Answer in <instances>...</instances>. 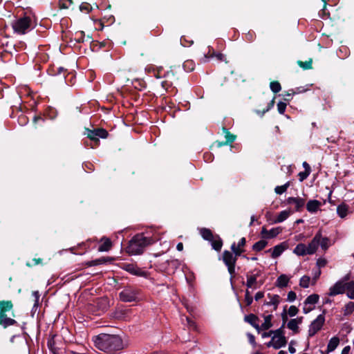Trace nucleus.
Segmentation results:
<instances>
[{"mask_svg": "<svg viewBox=\"0 0 354 354\" xmlns=\"http://www.w3.org/2000/svg\"><path fill=\"white\" fill-rule=\"evenodd\" d=\"M95 346L100 351L112 353L123 348V342L120 336L101 333L94 339Z\"/></svg>", "mask_w": 354, "mask_h": 354, "instance_id": "nucleus-1", "label": "nucleus"}, {"mask_svg": "<svg viewBox=\"0 0 354 354\" xmlns=\"http://www.w3.org/2000/svg\"><path fill=\"white\" fill-rule=\"evenodd\" d=\"M153 242L151 237L146 236L143 233L138 234L129 241L126 251L130 255H139L143 253L147 246Z\"/></svg>", "mask_w": 354, "mask_h": 354, "instance_id": "nucleus-2", "label": "nucleus"}, {"mask_svg": "<svg viewBox=\"0 0 354 354\" xmlns=\"http://www.w3.org/2000/svg\"><path fill=\"white\" fill-rule=\"evenodd\" d=\"M11 26L14 33L23 35L33 30L35 23L32 17L25 15L15 19L12 21Z\"/></svg>", "mask_w": 354, "mask_h": 354, "instance_id": "nucleus-3", "label": "nucleus"}, {"mask_svg": "<svg viewBox=\"0 0 354 354\" xmlns=\"http://www.w3.org/2000/svg\"><path fill=\"white\" fill-rule=\"evenodd\" d=\"M119 297L124 302L138 301L141 298V292L136 287L126 286L119 293Z\"/></svg>", "mask_w": 354, "mask_h": 354, "instance_id": "nucleus-4", "label": "nucleus"}, {"mask_svg": "<svg viewBox=\"0 0 354 354\" xmlns=\"http://www.w3.org/2000/svg\"><path fill=\"white\" fill-rule=\"evenodd\" d=\"M223 261L227 267L228 272L230 274V281H232L235 274L236 257L234 256L233 253L225 250L223 253Z\"/></svg>", "mask_w": 354, "mask_h": 354, "instance_id": "nucleus-5", "label": "nucleus"}, {"mask_svg": "<svg viewBox=\"0 0 354 354\" xmlns=\"http://www.w3.org/2000/svg\"><path fill=\"white\" fill-rule=\"evenodd\" d=\"M325 322L324 315L322 314L319 315L317 318L313 320L308 328V336H314L323 326Z\"/></svg>", "mask_w": 354, "mask_h": 354, "instance_id": "nucleus-6", "label": "nucleus"}, {"mask_svg": "<svg viewBox=\"0 0 354 354\" xmlns=\"http://www.w3.org/2000/svg\"><path fill=\"white\" fill-rule=\"evenodd\" d=\"M261 270L257 268L254 269L247 274L246 286L248 288H257V278L261 275Z\"/></svg>", "mask_w": 354, "mask_h": 354, "instance_id": "nucleus-7", "label": "nucleus"}, {"mask_svg": "<svg viewBox=\"0 0 354 354\" xmlns=\"http://www.w3.org/2000/svg\"><path fill=\"white\" fill-rule=\"evenodd\" d=\"M123 270L129 273L138 277H147V272L133 263H125L122 266Z\"/></svg>", "mask_w": 354, "mask_h": 354, "instance_id": "nucleus-8", "label": "nucleus"}, {"mask_svg": "<svg viewBox=\"0 0 354 354\" xmlns=\"http://www.w3.org/2000/svg\"><path fill=\"white\" fill-rule=\"evenodd\" d=\"M321 239L322 232L319 230L316 233L312 241L306 246L308 254H313L317 252L318 247L319 246V242Z\"/></svg>", "mask_w": 354, "mask_h": 354, "instance_id": "nucleus-9", "label": "nucleus"}, {"mask_svg": "<svg viewBox=\"0 0 354 354\" xmlns=\"http://www.w3.org/2000/svg\"><path fill=\"white\" fill-rule=\"evenodd\" d=\"M345 290H346V287L344 281H338L330 288L328 295L333 297L344 293Z\"/></svg>", "mask_w": 354, "mask_h": 354, "instance_id": "nucleus-10", "label": "nucleus"}, {"mask_svg": "<svg viewBox=\"0 0 354 354\" xmlns=\"http://www.w3.org/2000/svg\"><path fill=\"white\" fill-rule=\"evenodd\" d=\"M286 339L285 336H272L271 341L267 344L268 347H273L275 349H279L285 346Z\"/></svg>", "mask_w": 354, "mask_h": 354, "instance_id": "nucleus-11", "label": "nucleus"}, {"mask_svg": "<svg viewBox=\"0 0 354 354\" xmlns=\"http://www.w3.org/2000/svg\"><path fill=\"white\" fill-rule=\"evenodd\" d=\"M282 232L281 227H273L270 230H267L265 227H262L261 234L264 239H272L276 237Z\"/></svg>", "mask_w": 354, "mask_h": 354, "instance_id": "nucleus-12", "label": "nucleus"}, {"mask_svg": "<svg viewBox=\"0 0 354 354\" xmlns=\"http://www.w3.org/2000/svg\"><path fill=\"white\" fill-rule=\"evenodd\" d=\"M288 248L287 243L286 242H282L277 245H275L272 251L271 257L273 259H276L280 257L282 253Z\"/></svg>", "mask_w": 354, "mask_h": 354, "instance_id": "nucleus-13", "label": "nucleus"}, {"mask_svg": "<svg viewBox=\"0 0 354 354\" xmlns=\"http://www.w3.org/2000/svg\"><path fill=\"white\" fill-rule=\"evenodd\" d=\"M287 203L295 205L296 211H299L304 206L305 200L298 197H288Z\"/></svg>", "mask_w": 354, "mask_h": 354, "instance_id": "nucleus-14", "label": "nucleus"}, {"mask_svg": "<svg viewBox=\"0 0 354 354\" xmlns=\"http://www.w3.org/2000/svg\"><path fill=\"white\" fill-rule=\"evenodd\" d=\"M322 203L317 200H310L306 204V209L311 214L317 212L320 207Z\"/></svg>", "mask_w": 354, "mask_h": 354, "instance_id": "nucleus-15", "label": "nucleus"}, {"mask_svg": "<svg viewBox=\"0 0 354 354\" xmlns=\"http://www.w3.org/2000/svg\"><path fill=\"white\" fill-rule=\"evenodd\" d=\"M268 297L269 298V301H266L264 304L266 306H273L274 310H275L281 301L279 295L268 294Z\"/></svg>", "mask_w": 354, "mask_h": 354, "instance_id": "nucleus-16", "label": "nucleus"}, {"mask_svg": "<svg viewBox=\"0 0 354 354\" xmlns=\"http://www.w3.org/2000/svg\"><path fill=\"white\" fill-rule=\"evenodd\" d=\"M15 324H17V322L15 319L8 317L6 314H0V325L4 328L15 325Z\"/></svg>", "mask_w": 354, "mask_h": 354, "instance_id": "nucleus-17", "label": "nucleus"}, {"mask_svg": "<svg viewBox=\"0 0 354 354\" xmlns=\"http://www.w3.org/2000/svg\"><path fill=\"white\" fill-rule=\"evenodd\" d=\"M302 322V317H297L295 319H290L288 324L287 327L293 331L297 333L299 329V325Z\"/></svg>", "mask_w": 354, "mask_h": 354, "instance_id": "nucleus-18", "label": "nucleus"}, {"mask_svg": "<svg viewBox=\"0 0 354 354\" xmlns=\"http://www.w3.org/2000/svg\"><path fill=\"white\" fill-rule=\"evenodd\" d=\"M290 279V277L285 274H282L278 277L277 279L275 285L279 288H285L288 286V283Z\"/></svg>", "mask_w": 354, "mask_h": 354, "instance_id": "nucleus-19", "label": "nucleus"}, {"mask_svg": "<svg viewBox=\"0 0 354 354\" xmlns=\"http://www.w3.org/2000/svg\"><path fill=\"white\" fill-rule=\"evenodd\" d=\"M339 344V339L338 337H332L327 345V353H331L336 349Z\"/></svg>", "mask_w": 354, "mask_h": 354, "instance_id": "nucleus-20", "label": "nucleus"}, {"mask_svg": "<svg viewBox=\"0 0 354 354\" xmlns=\"http://www.w3.org/2000/svg\"><path fill=\"white\" fill-rule=\"evenodd\" d=\"M293 252L297 256H305L306 254H308L307 247L304 243H299L298 245H297V246L293 250Z\"/></svg>", "mask_w": 354, "mask_h": 354, "instance_id": "nucleus-21", "label": "nucleus"}, {"mask_svg": "<svg viewBox=\"0 0 354 354\" xmlns=\"http://www.w3.org/2000/svg\"><path fill=\"white\" fill-rule=\"evenodd\" d=\"M101 241H102V245L99 247L98 250L100 252H107L109 251L111 246L112 243L111 240L109 238H106L105 236L102 237L101 239Z\"/></svg>", "mask_w": 354, "mask_h": 354, "instance_id": "nucleus-22", "label": "nucleus"}, {"mask_svg": "<svg viewBox=\"0 0 354 354\" xmlns=\"http://www.w3.org/2000/svg\"><path fill=\"white\" fill-rule=\"evenodd\" d=\"M244 319L246 322L250 324L256 329L259 328V325L257 323L258 317L254 314H250L248 315H246Z\"/></svg>", "mask_w": 354, "mask_h": 354, "instance_id": "nucleus-23", "label": "nucleus"}, {"mask_svg": "<svg viewBox=\"0 0 354 354\" xmlns=\"http://www.w3.org/2000/svg\"><path fill=\"white\" fill-rule=\"evenodd\" d=\"M348 212V207L344 203L339 205L337 207V213L340 218H345Z\"/></svg>", "mask_w": 354, "mask_h": 354, "instance_id": "nucleus-24", "label": "nucleus"}, {"mask_svg": "<svg viewBox=\"0 0 354 354\" xmlns=\"http://www.w3.org/2000/svg\"><path fill=\"white\" fill-rule=\"evenodd\" d=\"M12 308V304L10 301H1L0 303V314H6V312Z\"/></svg>", "mask_w": 354, "mask_h": 354, "instance_id": "nucleus-25", "label": "nucleus"}, {"mask_svg": "<svg viewBox=\"0 0 354 354\" xmlns=\"http://www.w3.org/2000/svg\"><path fill=\"white\" fill-rule=\"evenodd\" d=\"M213 249L219 251L223 245L222 240L218 236H214V239L210 241Z\"/></svg>", "mask_w": 354, "mask_h": 354, "instance_id": "nucleus-26", "label": "nucleus"}, {"mask_svg": "<svg viewBox=\"0 0 354 354\" xmlns=\"http://www.w3.org/2000/svg\"><path fill=\"white\" fill-rule=\"evenodd\" d=\"M290 216V212L288 210L281 211L273 221L274 223H282L286 221Z\"/></svg>", "mask_w": 354, "mask_h": 354, "instance_id": "nucleus-27", "label": "nucleus"}, {"mask_svg": "<svg viewBox=\"0 0 354 354\" xmlns=\"http://www.w3.org/2000/svg\"><path fill=\"white\" fill-rule=\"evenodd\" d=\"M201 235L202 237L207 241H212L214 239V235L212 231L207 228H202L200 230Z\"/></svg>", "mask_w": 354, "mask_h": 354, "instance_id": "nucleus-28", "label": "nucleus"}, {"mask_svg": "<svg viewBox=\"0 0 354 354\" xmlns=\"http://www.w3.org/2000/svg\"><path fill=\"white\" fill-rule=\"evenodd\" d=\"M347 297L351 299H354V281L346 283Z\"/></svg>", "mask_w": 354, "mask_h": 354, "instance_id": "nucleus-29", "label": "nucleus"}, {"mask_svg": "<svg viewBox=\"0 0 354 354\" xmlns=\"http://www.w3.org/2000/svg\"><path fill=\"white\" fill-rule=\"evenodd\" d=\"M272 315H266L264 317V322L263 323L261 324V328L262 330H268L269 329L270 327H272Z\"/></svg>", "mask_w": 354, "mask_h": 354, "instance_id": "nucleus-30", "label": "nucleus"}, {"mask_svg": "<svg viewBox=\"0 0 354 354\" xmlns=\"http://www.w3.org/2000/svg\"><path fill=\"white\" fill-rule=\"evenodd\" d=\"M319 297L317 294H313L309 295L305 300L304 304L305 306L308 304L310 305H315L319 301Z\"/></svg>", "mask_w": 354, "mask_h": 354, "instance_id": "nucleus-31", "label": "nucleus"}, {"mask_svg": "<svg viewBox=\"0 0 354 354\" xmlns=\"http://www.w3.org/2000/svg\"><path fill=\"white\" fill-rule=\"evenodd\" d=\"M267 244L268 243L266 241L260 240L253 245L252 250L257 252L261 251L266 248Z\"/></svg>", "mask_w": 354, "mask_h": 354, "instance_id": "nucleus-32", "label": "nucleus"}, {"mask_svg": "<svg viewBox=\"0 0 354 354\" xmlns=\"http://www.w3.org/2000/svg\"><path fill=\"white\" fill-rule=\"evenodd\" d=\"M319 245L323 250H326L330 245V241L328 237L322 236V239L319 242Z\"/></svg>", "mask_w": 354, "mask_h": 354, "instance_id": "nucleus-33", "label": "nucleus"}, {"mask_svg": "<svg viewBox=\"0 0 354 354\" xmlns=\"http://www.w3.org/2000/svg\"><path fill=\"white\" fill-rule=\"evenodd\" d=\"M354 311V302L349 301L345 305L344 315L347 316Z\"/></svg>", "mask_w": 354, "mask_h": 354, "instance_id": "nucleus-34", "label": "nucleus"}, {"mask_svg": "<svg viewBox=\"0 0 354 354\" xmlns=\"http://www.w3.org/2000/svg\"><path fill=\"white\" fill-rule=\"evenodd\" d=\"M225 132V138H226V141L224 142V145H229L232 142H233L235 139L236 136L231 134L227 129H224Z\"/></svg>", "mask_w": 354, "mask_h": 354, "instance_id": "nucleus-35", "label": "nucleus"}, {"mask_svg": "<svg viewBox=\"0 0 354 354\" xmlns=\"http://www.w3.org/2000/svg\"><path fill=\"white\" fill-rule=\"evenodd\" d=\"M310 278L308 276H303L299 281V286L302 288H307L309 287Z\"/></svg>", "mask_w": 354, "mask_h": 354, "instance_id": "nucleus-36", "label": "nucleus"}, {"mask_svg": "<svg viewBox=\"0 0 354 354\" xmlns=\"http://www.w3.org/2000/svg\"><path fill=\"white\" fill-rule=\"evenodd\" d=\"M210 57H216L219 60H223L225 56L222 53H214L210 56H208L207 54H204V57L202 59V62H207Z\"/></svg>", "mask_w": 354, "mask_h": 354, "instance_id": "nucleus-37", "label": "nucleus"}, {"mask_svg": "<svg viewBox=\"0 0 354 354\" xmlns=\"http://www.w3.org/2000/svg\"><path fill=\"white\" fill-rule=\"evenodd\" d=\"M183 68L185 71L191 72L194 69V63L192 60H187L183 64Z\"/></svg>", "mask_w": 354, "mask_h": 354, "instance_id": "nucleus-38", "label": "nucleus"}, {"mask_svg": "<svg viewBox=\"0 0 354 354\" xmlns=\"http://www.w3.org/2000/svg\"><path fill=\"white\" fill-rule=\"evenodd\" d=\"M95 134H96L95 129H93V130H88V129H87V133H86L87 137L90 140L94 141L97 144L99 142V139L97 138Z\"/></svg>", "mask_w": 354, "mask_h": 354, "instance_id": "nucleus-39", "label": "nucleus"}, {"mask_svg": "<svg viewBox=\"0 0 354 354\" xmlns=\"http://www.w3.org/2000/svg\"><path fill=\"white\" fill-rule=\"evenodd\" d=\"M47 346H48V348H49L50 351L53 354H58L57 348L55 346V342L53 338L48 340Z\"/></svg>", "mask_w": 354, "mask_h": 354, "instance_id": "nucleus-40", "label": "nucleus"}, {"mask_svg": "<svg viewBox=\"0 0 354 354\" xmlns=\"http://www.w3.org/2000/svg\"><path fill=\"white\" fill-rule=\"evenodd\" d=\"M97 138H106L108 136V132L104 129H95Z\"/></svg>", "mask_w": 354, "mask_h": 354, "instance_id": "nucleus-41", "label": "nucleus"}, {"mask_svg": "<svg viewBox=\"0 0 354 354\" xmlns=\"http://www.w3.org/2000/svg\"><path fill=\"white\" fill-rule=\"evenodd\" d=\"M270 89L274 93H278L281 91V87L278 82H272L270 84Z\"/></svg>", "mask_w": 354, "mask_h": 354, "instance_id": "nucleus-42", "label": "nucleus"}, {"mask_svg": "<svg viewBox=\"0 0 354 354\" xmlns=\"http://www.w3.org/2000/svg\"><path fill=\"white\" fill-rule=\"evenodd\" d=\"M32 296L35 297V303L32 307V310H36L39 306V300L40 295L38 291H33Z\"/></svg>", "mask_w": 354, "mask_h": 354, "instance_id": "nucleus-43", "label": "nucleus"}, {"mask_svg": "<svg viewBox=\"0 0 354 354\" xmlns=\"http://www.w3.org/2000/svg\"><path fill=\"white\" fill-rule=\"evenodd\" d=\"M167 263L169 266H170V267H171L172 268H174V269H177L180 266V262L178 259L167 260Z\"/></svg>", "mask_w": 354, "mask_h": 354, "instance_id": "nucleus-44", "label": "nucleus"}, {"mask_svg": "<svg viewBox=\"0 0 354 354\" xmlns=\"http://www.w3.org/2000/svg\"><path fill=\"white\" fill-rule=\"evenodd\" d=\"M271 334H273L274 335L273 336H284L283 334V331H282V329L281 328H278L275 330H270L268 333H265L263 335V337H268V336H270Z\"/></svg>", "mask_w": 354, "mask_h": 354, "instance_id": "nucleus-45", "label": "nucleus"}, {"mask_svg": "<svg viewBox=\"0 0 354 354\" xmlns=\"http://www.w3.org/2000/svg\"><path fill=\"white\" fill-rule=\"evenodd\" d=\"M286 102H279L278 104H277V110H278V112L280 113V114H283L285 111H286Z\"/></svg>", "mask_w": 354, "mask_h": 354, "instance_id": "nucleus-46", "label": "nucleus"}, {"mask_svg": "<svg viewBox=\"0 0 354 354\" xmlns=\"http://www.w3.org/2000/svg\"><path fill=\"white\" fill-rule=\"evenodd\" d=\"M327 263V261L324 259V258H319L317 260V266L318 267L317 269H319L321 268H324V266H326Z\"/></svg>", "mask_w": 354, "mask_h": 354, "instance_id": "nucleus-47", "label": "nucleus"}, {"mask_svg": "<svg viewBox=\"0 0 354 354\" xmlns=\"http://www.w3.org/2000/svg\"><path fill=\"white\" fill-rule=\"evenodd\" d=\"M245 300L248 306H250L253 301V298L250 295V293L248 290H246L245 291Z\"/></svg>", "mask_w": 354, "mask_h": 354, "instance_id": "nucleus-48", "label": "nucleus"}, {"mask_svg": "<svg viewBox=\"0 0 354 354\" xmlns=\"http://www.w3.org/2000/svg\"><path fill=\"white\" fill-rule=\"evenodd\" d=\"M299 65L304 69H309L312 68V62H303L301 61L298 62Z\"/></svg>", "mask_w": 354, "mask_h": 354, "instance_id": "nucleus-49", "label": "nucleus"}, {"mask_svg": "<svg viewBox=\"0 0 354 354\" xmlns=\"http://www.w3.org/2000/svg\"><path fill=\"white\" fill-rule=\"evenodd\" d=\"M311 171H301L299 173V180L301 182L304 181L305 179H306L308 176L310 175Z\"/></svg>", "mask_w": 354, "mask_h": 354, "instance_id": "nucleus-50", "label": "nucleus"}, {"mask_svg": "<svg viewBox=\"0 0 354 354\" xmlns=\"http://www.w3.org/2000/svg\"><path fill=\"white\" fill-rule=\"evenodd\" d=\"M298 311L299 310L296 306H291L288 309V315L290 317H294L297 314Z\"/></svg>", "mask_w": 354, "mask_h": 354, "instance_id": "nucleus-51", "label": "nucleus"}, {"mask_svg": "<svg viewBox=\"0 0 354 354\" xmlns=\"http://www.w3.org/2000/svg\"><path fill=\"white\" fill-rule=\"evenodd\" d=\"M296 293L293 291H290L288 293L287 301L289 302H293L296 299Z\"/></svg>", "mask_w": 354, "mask_h": 354, "instance_id": "nucleus-52", "label": "nucleus"}, {"mask_svg": "<svg viewBox=\"0 0 354 354\" xmlns=\"http://www.w3.org/2000/svg\"><path fill=\"white\" fill-rule=\"evenodd\" d=\"M180 44L185 47L189 46L193 44V41H188L185 37H182L180 38Z\"/></svg>", "mask_w": 354, "mask_h": 354, "instance_id": "nucleus-53", "label": "nucleus"}, {"mask_svg": "<svg viewBox=\"0 0 354 354\" xmlns=\"http://www.w3.org/2000/svg\"><path fill=\"white\" fill-rule=\"evenodd\" d=\"M274 191L277 194H282L283 193H284L286 190V187L285 186H277L274 189Z\"/></svg>", "mask_w": 354, "mask_h": 354, "instance_id": "nucleus-54", "label": "nucleus"}, {"mask_svg": "<svg viewBox=\"0 0 354 354\" xmlns=\"http://www.w3.org/2000/svg\"><path fill=\"white\" fill-rule=\"evenodd\" d=\"M274 99H272L270 104L268 105V107L263 111L262 112V115H263L267 111H268L270 109H272L274 106Z\"/></svg>", "mask_w": 354, "mask_h": 354, "instance_id": "nucleus-55", "label": "nucleus"}, {"mask_svg": "<svg viewBox=\"0 0 354 354\" xmlns=\"http://www.w3.org/2000/svg\"><path fill=\"white\" fill-rule=\"evenodd\" d=\"M101 263V260L100 259H95V260H93V261H90L88 265L89 266H97L99 264Z\"/></svg>", "mask_w": 354, "mask_h": 354, "instance_id": "nucleus-56", "label": "nucleus"}, {"mask_svg": "<svg viewBox=\"0 0 354 354\" xmlns=\"http://www.w3.org/2000/svg\"><path fill=\"white\" fill-rule=\"evenodd\" d=\"M181 319H182L183 322H184V319H185L187 322V324L188 326H194V322L188 317H182Z\"/></svg>", "mask_w": 354, "mask_h": 354, "instance_id": "nucleus-57", "label": "nucleus"}, {"mask_svg": "<svg viewBox=\"0 0 354 354\" xmlns=\"http://www.w3.org/2000/svg\"><path fill=\"white\" fill-rule=\"evenodd\" d=\"M264 296V293L263 292H258L256 293L255 296H254V299L256 301H258L261 299H262Z\"/></svg>", "mask_w": 354, "mask_h": 354, "instance_id": "nucleus-58", "label": "nucleus"}, {"mask_svg": "<svg viewBox=\"0 0 354 354\" xmlns=\"http://www.w3.org/2000/svg\"><path fill=\"white\" fill-rule=\"evenodd\" d=\"M245 243H246L245 238L243 237V238H241V239H240V241H239L237 247H238V248L243 247V246H244V245H245Z\"/></svg>", "mask_w": 354, "mask_h": 354, "instance_id": "nucleus-59", "label": "nucleus"}, {"mask_svg": "<svg viewBox=\"0 0 354 354\" xmlns=\"http://www.w3.org/2000/svg\"><path fill=\"white\" fill-rule=\"evenodd\" d=\"M351 350L350 346H346L342 351L341 354H349Z\"/></svg>", "mask_w": 354, "mask_h": 354, "instance_id": "nucleus-60", "label": "nucleus"}, {"mask_svg": "<svg viewBox=\"0 0 354 354\" xmlns=\"http://www.w3.org/2000/svg\"><path fill=\"white\" fill-rule=\"evenodd\" d=\"M89 6H89L88 4H86V3L84 4V3H82V4L80 6V10H81L82 11H83V10H86V11H87V12H88V11L89 10Z\"/></svg>", "mask_w": 354, "mask_h": 354, "instance_id": "nucleus-61", "label": "nucleus"}, {"mask_svg": "<svg viewBox=\"0 0 354 354\" xmlns=\"http://www.w3.org/2000/svg\"><path fill=\"white\" fill-rule=\"evenodd\" d=\"M292 342L290 343L288 346V351L290 353H295L296 352L295 348L292 345Z\"/></svg>", "mask_w": 354, "mask_h": 354, "instance_id": "nucleus-62", "label": "nucleus"}, {"mask_svg": "<svg viewBox=\"0 0 354 354\" xmlns=\"http://www.w3.org/2000/svg\"><path fill=\"white\" fill-rule=\"evenodd\" d=\"M204 158L205 161L210 162L212 160V155L209 153L204 154Z\"/></svg>", "mask_w": 354, "mask_h": 354, "instance_id": "nucleus-63", "label": "nucleus"}, {"mask_svg": "<svg viewBox=\"0 0 354 354\" xmlns=\"http://www.w3.org/2000/svg\"><path fill=\"white\" fill-rule=\"evenodd\" d=\"M302 165H303V167L305 169L304 171H311V169H310V167L308 165V163H307L306 162H304Z\"/></svg>", "mask_w": 354, "mask_h": 354, "instance_id": "nucleus-64", "label": "nucleus"}]
</instances>
